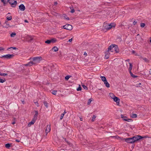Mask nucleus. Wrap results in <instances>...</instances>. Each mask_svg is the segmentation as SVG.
I'll use <instances>...</instances> for the list:
<instances>
[{"instance_id": "nucleus-42", "label": "nucleus", "mask_w": 151, "mask_h": 151, "mask_svg": "<svg viewBox=\"0 0 151 151\" xmlns=\"http://www.w3.org/2000/svg\"><path fill=\"white\" fill-rule=\"evenodd\" d=\"M83 88L86 90H87L88 89V87L87 86H82Z\"/></svg>"}, {"instance_id": "nucleus-26", "label": "nucleus", "mask_w": 151, "mask_h": 151, "mask_svg": "<svg viewBox=\"0 0 151 151\" xmlns=\"http://www.w3.org/2000/svg\"><path fill=\"white\" fill-rule=\"evenodd\" d=\"M109 96L112 99H113L115 97L114 94L112 93H109Z\"/></svg>"}, {"instance_id": "nucleus-31", "label": "nucleus", "mask_w": 151, "mask_h": 151, "mask_svg": "<svg viewBox=\"0 0 151 151\" xmlns=\"http://www.w3.org/2000/svg\"><path fill=\"white\" fill-rule=\"evenodd\" d=\"M71 76L69 75L65 77V79L66 80H68Z\"/></svg>"}, {"instance_id": "nucleus-27", "label": "nucleus", "mask_w": 151, "mask_h": 151, "mask_svg": "<svg viewBox=\"0 0 151 151\" xmlns=\"http://www.w3.org/2000/svg\"><path fill=\"white\" fill-rule=\"evenodd\" d=\"M106 53H107L106 54V53H105V57L106 59H107L109 57V54L107 53H108L107 52H106Z\"/></svg>"}, {"instance_id": "nucleus-15", "label": "nucleus", "mask_w": 151, "mask_h": 151, "mask_svg": "<svg viewBox=\"0 0 151 151\" xmlns=\"http://www.w3.org/2000/svg\"><path fill=\"white\" fill-rule=\"evenodd\" d=\"M34 63L33 62V61H30L27 64L24 65L26 66H31L33 65H34Z\"/></svg>"}, {"instance_id": "nucleus-50", "label": "nucleus", "mask_w": 151, "mask_h": 151, "mask_svg": "<svg viewBox=\"0 0 151 151\" xmlns=\"http://www.w3.org/2000/svg\"><path fill=\"white\" fill-rule=\"evenodd\" d=\"M64 18L65 19H66V20H69V17H64Z\"/></svg>"}, {"instance_id": "nucleus-1", "label": "nucleus", "mask_w": 151, "mask_h": 151, "mask_svg": "<svg viewBox=\"0 0 151 151\" xmlns=\"http://www.w3.org/2000/svg\"><path fill=\"white\" fill-rule=\"evenodd\" d=\"M115 26V24L113 23L109 24H108L104 23L103 25L104 28L108 30L109 29L112 27H114Z\"/></svg>"}, {"instance_id": "nucleus-59", "label": "nucleus", "mask_w": 151, "mask_h": 151, "mask_svg": "<svg viewBox=\"0 0 151 151\" xmlns=\"http://www.w3.org/2000/svg\"><path fill=\"white\" fill-rule=\"evenodd\" d=\"M22 103H23V104H24V101H22Z\"/></svg>"}, {"instance_id": "nucleus-57", "label": "nucleus", "mask_w": 151, "mask_h": 151, "mask_svg": "<svg viewBox=\"0 0 151 151\" xmlns=\"http://www.w3.org/2000/svg\"><path fill=\"white\" fill-rule=\"evenodd\" d=\"M80 121H83V119H82V118H80Z\"/></svg>"}, {"instance_id": "nucleus-60", "label": "nucleus", "mask_w": 151, "mask_h": 151, "mask_svg": "<svg viewBox=\"0 0 151 151\" xmlns=\"http://www.w3.org/2000/svg\"><path fill=\"white\" fill-rule=\"evenodd\" d=\"M57 2H55V5H57Z\"/></svg>"}, {"instance_id": "nucleus-16", "label": "nucleus", "mask_w": 151, "mask_h": 151, "mask_svg": "<svg viewBox=\"0 0 151 151\" xmlns=\"http://www.w3.org/2000/svg\"><path fill=\"white\" fill-rule=\"evenodd\" d=\"M113 99L114 101L116 102L117 103H118V104H119L120 99L118 98L115 96Z\"/></svg>"}, {"instance_id": "nucleus-19", "label": "nucleus", "mask_w": 151, "mask_h": 151, "mask_svg": "<svg viewBox=\"0 0 151 151\" xmlns=\"http://www.w3.org/2000/svg\"><path fill=\"white\" fill-rule=\"evenodd\" d=\"M35 122V121L33 119H32V121L29 122V123L28 124V127H30L32 125L34 124V123Z\"/></svg>"}, {"instance_id": "nucleus-34", "label": "nucleus", "mask_w": 151, "mask_h": 151, "mask_svg": "<svg viewBox=\"0 0 151 151\" xmlns=\"http://www.w3.org/2000/svg\"><path fill=\"white\" fill-rule=\"evenodd\" d=\"M142 59L146 62H149V60L146 58H143Z\"/></svg>"}, {"instance_id": "nucleus-33", "label": "nucleus", "mask_w": 151, "mask_h": 151, "mask_svg": "<svg viewBox=\"0 0 151 151\" xmlns=\"http://www.w3.org/2000/svg\"><path fill=\"white\" fill-rule=\"evenodd\" d=\"M82 89V88L81 86H79L77 88V90L78 91H81Z\"/></svg>"}, {"instance_id": "nucleus-10", "label": "nucleus", "mask_w": 151, "mask_h": 151, "mask_svg": "<svg viewBox=\"0 0 151 151\" xmlns=\"http://www.w3.org/2000/svg\"><path fill=\"white\" fill-rule=\"evenodd\" d=\"M19 9L21 11H24L25 9V7L24 5L22 4L19 6Z\"/></svg>"}, {"instance_id": "nucleus-61", "label": "nucleus", "mask_w": 151, "mask_h": 151, "mask_svg": "<svg viewBox=\"0 0 151 151\" xmlns=\"http://www.w3.org/2000/svg\"><path fill=\"white\" fill-rule=\"evenodd\" d=\"M126 61H129V59H128L127 60H126Z\"/></svg>"}, {"instance_id": "nucleus-3", "label": "nucleus", "mask_w": 151, "mask_h": 151, "mask_svg": "<svg viewBox=\"0 0 151 151\" xmlns=\"http://www.w3.org/2000/svg\"><path fill=\"white\" fill-rule=\"evenodd\" d=\"M142 137L140 135H136L132 137V139L134 141V143L135 142L138 141L140 139H142L143 137Z\"/></svg>"}, {"instance_id": "nucleus-4", "label": "nucleus", "mask_w": 151, "mask_h": 151, "mask_svg": "<svg viewBox=\"0 0 151 151\" xmlns=\"http://www.w3.org/2000/svg\"><path fill=\"white\" fill-rule=\"evenodd\" d=\"M63 27L64 29L70 30L72 29V26L71 24H67L63 26Z\"/></svg>"}, {"instance_id": "nucleus-6", "label": "nucleus", "mask_w": 151, "mask_h": 151, "mask_svg": "<svg viewBox=\"0 0 151 151\" xmlns=\"http://www.w3.org/2000/svg\"><path fill=\"white\" fill-rule=\"evenodd\" d=\"M14 56V55L13 54H8L3 56L2 57L7 59H10L12 58Z\"/></svg>"}, {"instance_id": "nucleus-58", "label": "nucleus", "mask_w": 151, "mask_h": 151, "mask_svg": "<svg viewBox=\"0 0 151 151\" xmlns=\"http://www.w3.org/2000/svg\"><path fill=\"white\" fill-rule=\"evenodd\" d=\"M106 86L107 88H109L110 86Z\"/></svg>"}, {"instance_id": "nucleus-44", "label": "nucleus", "mask_w": 151, "mask_h": 151, "mask_svg": "<svg viewBox=\"0 0 151 151\" xmlns=\"http://www.w3.org/2000/svg\"><path fill=\"white\" fill-rule=\"evenodd\" d=\"M12 48L13 49H14L15 50H16L18 49V48L16 47H10V48Z\"/></svg>"}, {"instance_id": "nucleus-38", "label": "nucleus", "mask_w": 151, "mask_h": 151, "mask_svg": "<svg viewBox=\"0 0 151 151\" xmlns=\"http://www.w3.org/2000/svg\"><path fill=\"white\" fill-rule=\"evenodd\" d=\"M57 92V91H53L52 92V93L53 94L55 95L56 94Z\"/></svg>"}, {"instance_id": "nucleus-2", "label": "nucleus", "mask_w": 151, "mask_h": 151, "mask_svg": "<svg viewBox=\"0 0 151 151\" xmlns=\"http://www.w3.org/2000/svg\"><path fill=\"white\" fill-rule=\"evenodd\" d=\"M42 60V57L40 56L34 57L32 58V61L35 64L39 63Z\"/></svg>"}, {"instance_id": "nucleus-29", "label": "nucleus", "mask_w": 151, "mask_h": 151, "mask_svg": "<svg viewBox=\"0 0 151 151\" xmlns=\"http://www.w3.org/2000/svg\"><path fill=\"white\" fill-rule=\"evenodd\" d=\"M137 115L136 114H133L131 116V117L132 118H135L137 117Z\"/></svg>"}, {"instance_id": "nucleus-9", "label": "nucleus", "mask_w": 151, "mask_h": 151, "mask_svg": "<svg viewBox=\"0 0 151 151\" xmlns=\"http://www.w3.org/2000/svg\"><path fill=\"white\" fill-rule=\"evenodd\" d=\"M121 117L123 119V120L128 122H130L132 121L131 119H128L126 116H124L123 115H121Z\"/></svg>"}, {"instance_id": "nucleus-43", "label": "nucleus", "mask_w": 151, "mask_h": 151, "mask_svg": "<svg viewBox=\"0 0 151 151\" xmlns=\"http://www.w3.org/2000/svg\"><path fill=\"white\" fill-rule=\"evenodd\" d=\"M7 75H8L7 74L5 73H1V76H7Z\"/></svg>"}, {"instance_id": "nucleus-48", "label": "nucleus", "mask_w": 151, "mask_h": 151, "mask_svg": "<svg viewBox=\"0 0 151 151\" xmlns=\"http://www.w3.org/2000/svg\"><path fill=\"white\" fill-rule=\"evenodd\" d=\"M63 139H65V142H66L68 144H70L69 142L68 141V140L64 138H63Z\"/></svg>"}, {"instance_id": "nucleus-7", "label": "nucleus", "mask_w": 151, "mask_h": 151, "mask_svg": "<svg viewBox=\"0 0 151 151\" xmlns=\"http://www.w3.org/2000/svg\"><path fill=\"white\" fill-rule=\"evenodd\" d=\"M9 3L11 5V6L13 7H15L17 4V2L16 1H14L13 2L12 1L10 0V1H9Z\"/></svg>"}, {"instance_id": "nucleus-12", "label": "nucleus", "mask_w": 151, "mask_h": 151, "mask_svg": "<svg viewBox=\"0 0 151 151\" xmlns=\"http://www.w3.org/2000/svg\"><path fill=\"white\" fill-rule=\"evenodd\" d=\"M51 130V127L50 125H48L46 127L45 132L46 133V135H47V134Z\"/></svg>"}, {"instance_id": "nucleus-13", "label": "nucleus", "mask_w": 151, "mask_h": 151, "mask_svg": "<svg viewBox=\"0 0 151 151\" xmlns=\"http://www.w3.org/2000/svg\"><path fill=\"white\" fill-rule=\"evenodd\" d=\"M35 114L34 115L33 119L36 121L37 120L38 115V112L37 111H35Z\"/></svg>"}, {"instance_id": "nucleus-64", "label": "nucleus", "mask_w": 151, "mask_h": 151, "mask_svg": "<svg viewBox=\"0 0 151 151\" xmlns=\"http://www.w3.org/2000/svg\"><path fill=\"white\" fill-rule=\"evenodd\" d=\"M141 84L140 83H139V85H140Z\"/></svg>"}, {"instance_id": "nucleus-39", "label": "nucleus", "mask_w": 151, "mask_h": 151, "mask_svg": "<svg viewBox=\"0 0 151 151\" xmlns=\"http://www.w3.org/2000/svg\"><path fill=\"white\" fill-rule=\"evenodd\" d=\"M92 101V100L91 99H89L88 102V104L90 105Z\"/></svg>"}, {"instance_id": "nucleus-40", "label": "nucleus", "mask_w": 151, "mask_h": 151, "mask_svg": "<svg viewBox=\"0 0 151 151\" xmlns=\"http://www.w3.org/2000/svg\"><path fill=\"white\" fill-rule=\"evenodd\" d=\"M64 114H62L60 116V120H61L63 118V116H64Z\"/></svg>"}, {"instance_id": "nucleus-62", "label": "nucleus", "mask_w": 151, "mask_h": 151, "mask_svg": "<svg viewBox=\"0 0 151 151\" xmlns=\"http://www.w3.org/2000/svg\"><path fill=\"white\" fill-rule=\"evenodd\" d=\"M15 122H13L12 123V124H15Z\"/></svg>"}, {"instance_id": "nucleus-56", "label": "nucleus", "mask_w": 151, "mask_h": 151, "mask_svg": "<svg viewBox=\"0 0 151 151\" xmlns=\"http://www.w3.org/2000/svg\"><path fill=\"white\" fill-rule=\"evenodd\" d=\"M66 113V110H64V112L63 113V114H65Z\"/></svg>"}, {"instance_id": "nucleus-35", "label": "nucleus", "mask_w": 151, "mask_h": 151, "mask_svg": "<svg viewBox=\"0 0 151 151\" xmlns=\"http://www.w3.org/2000/svg\"><path fill=\"white\" fill-rule=\"evenodd\" d=\"M45 42L47 44H50L51 43L50 40H47L45 41Z\"/></svg>"}, {"instance_id": "nucleus-55", "label": "nucleus", "mask_w": 151, "mask_h": 151, "mask_svg": "<svg viewBox=\"0 0 151 151\" xmlns=\"http://www.w3.org/2000/svg\"><path fill=\"white\" fill-rule=\"evenodd\" d=\"M135 55L136 56H139V55H138V54L136 53L135 54Z\"/></svg>"}, {"instance_id": "nucleus-36", "label": "nucleus", "mask_w": 151, "mask_h": 151, "mask_svg": "<svg viewBox=\"0 0 151 151\" xmlns=\"http://www.w3.org/2000/svg\"><path fill=\"white\" fill-rule=\"evenodd\" d=\"M96 118V116L95 115H93L92 118V121L93 122L94 121V120Z\"/></svg>"}, {"instance_id": "nucleus-5", "label": "nucleus", "mask_w": 151, "mask_h": 151, "mask_svg": "<svg viewBox=\"0 0 151 151\" xmlns=\"http://www.w3.org/2000/svg\"><path fill=\"white\" fill-rule=\"evenodd\" d=\"M124 140L126 142L128 143H134L132 137L124 138Z\"/></svg>"}, {"instance_id": "nucleus-18", "label": "nucleus", "mask_w": 151, "mask_h": 151, "mask_svg": "<svg viewBox=\"0 0 151 151\" xmlns=\"http://www.w3.org/2000/svg\"><path fill=\"white\" fill-rule=\"evenodd\" d=\"M10 14V13L9 12L6 15V19L8 20H10L12 19V16L10 15H9V14Z\"/></svg>"}, {"instance_id": "nucleus-45", "label": "nucleus", "mask_w": 151, "mask_h": 151, "mask_svg": "<svg viewBox=\"0 0 151 151\" xmlns=\"http://www.w3.org/2000/svg\"><path fill=\"white\" fill-rule=\"evenodd\" d=\"M137 21H134L133 22V24H134V25H135L137 24Z\"/></svg>"}, {"instance_id": "nucleus-63", "label": "nucleus", "mask_w": 151, "mask_h": 151, "mask_svg": "<svg viewBox=\"0 0 151 151\" xmlns=\"http://www.w3.org/2000/svg\"><path fill=\"white\" fill-rule=\"evenodd\" d=\"M150 74L151 75V71H150Z\"/></svg>"}, {"instance_id": "nucleus-24", "label": "nucleus", "mask_w": 151, "mask_h": 151, "mask_svg": "<svg viewBox=\"0 0 151 151\" xmlns=\"http://www.w3.org/2000/svg\"><path fill=\"white\" fill-rule=\"evenodd\" d=\"M52 50H53L55 52H56L58 50V48L55 46L53 47L52 48Z\"/></svg>"}, {"instance_id": "nucleus-28", "label": "nucleus", "mask_w": 151, "mask_h": 151, "mask_svg": "<svg viewBox=\"0 0 151 151\" xmlns=\"http://www.w3.org/2000/svg\"><path fill=\"white\" fill-rule=\"evenodd\" d=\"M44 104L45 105V107L47 108L48 107V104L47 103V102L46 101H44L43 102Z\"/></svg>"}, {"instance_id": "nucleus-49", "label": "nucleus", "mask_w": 151, "mask_h": 151, "mask_svg": "<svg viewBox=\"0 0 151 151\" xmlns=\"http://www.w3.org/2000/svg\"><path fill=\"white\" fill-rule=\"evenodd\" d=\"M136 52L134 51V50H133L132 51V54H135L136 53Z\"/></svg>"}, {"instance_id": "nucleus-14", "label": "nucleus", "mask_w": 151, "mask_h": 151, "mask_svg": "<svg viewBox=\"0 0 151 151\" xmlns=\"http://www.w3.org/2000/svg\"><path fill=\"white\" fill-rule=\"evenodd\" d=\"M114 50H115L116 53H118L119 51V49L117 45H115V46H114Z\"/></svg>"}, {"instance_id": "nucleus-47", "label": "nucleus", "mask_w": 151, "mask_h": 151, "mask_svg": "<svg viewBox=\"0 0 151 151\" xmlns=\"http://www.w3.org/2000/svg\"><path fill=\"white\" fill-rule=\"evenodd\" d=\"M35 104L37 106H39V104L37 102H35Z\"/></svg>"}, {"instance_id": "nucleus-32", "label": "nucleus", "mask_w": 151, "mask_h": 151, "mask_svg": "<svg viewBox=\"0 0 151 151\" xmlns=\"http://www.w3.org/2000/svg\"><path fill=\"white\" fill-rule=\"evenodd\" d=\"M16 35V34L15 32H12L10 35V36L11 37H14Z\"/></svg>"}, {"instance_id": "nucleus-22", "label": "nucleus", "mask_w": 151, "mask_h": 151, "mask_svg": "<svg viewBox=\"0 0 151 151\" xmlns=\"http://www.w3.org/2000/svg\"><path fill=\"white\" fill-rule=\"evenodd\" d=\"M11 144L7 143L5 145V147L7 149H9L11 145Z\"/></svg>"}, {"instance_id": "nucleus-30", "label": "nucleus", "mask_w": 151, "mask_h": 151, "mask_svg": "<svg viewBox=\"0 0 151 151\" xmlns=\"http://www.w3.org/2000/svg\"><path fill=\"white\" fill-rule=\"evenodd\" d=\"M130 73V74L131 75V76L134 78H136L137 77V76H134V75L133 73H132L131 71V72H129Z\"/></svg>"}, {"instance_id": "nucleus-11", "label": "nucleus", "mask_w": 151, "mask_h": 151, "mask_svg": "<svg viewBox=\"0 0 151 151\" xmlns=\"http://www.w3.org/2000/svg\"><path fill=\"white\" fill-rule=\"evenodd\" d=\"M114 46H115V44H112L108 48V52L111 51V52H113V51L114 50Z\"/></svg>"}, {"instance_id": "nucleus-17", "label": "nucleus", "mask_w": 151, "mask_h": 151, "mask_svg": "<svg viewBox=\"0 0 151 151\" xmlns=\"http://www.w3.org/2000/svg\"><path fill=\"white\" fill-rule=\"evenodd\" d=\"M4 26L6 28H7L9 27H10L9 24L7 21H5V23L4 24Z\"/></svg>"}, {"instance_id": "nucleus-41", "label": "nucleus", "mask_w": 151, "mask_h": 151, "mask_svg": "<svg viewBox=\"0 0 151 151\" xmlns=\"http://www.w3.org/2000/svg\"><path fill=\"white\" fill-rule=\"evenodd\" d=\"M5 81V79L4 80L3 79H2L0 78V82L3 83Z\"/></svg>"}, {"instance_id": "nucleus-51", "label": "nucleus", "mask_w": 151, "mask_h": 151, "mask_svg": "<svg viewBox=\"0 0 151 151\" xmlns=\"http://www.w3.org/2000/svg\"><path fill=\"white\" fill-rule=\"evenodd\" d=\"M24 22H26V23H28V21L27 20H24Z\"/></svg>"}, {"instance_id": "nucleus-21", "label": "nucleus", "mask_w": 151, "mask_h": 151, "mask_svg": "<svg viewBox=\"0 0 151 151\" xmlns=\"http://www.w3.org/2000/svg\"><path fill=\"white\" fill-rule=\"evenodd\" d=\"M129 63V72H130L131 71V70H132L133 66L132 64L131 63Z\"/></svg>"}, {"instance_id": "nucleus-8", "label": "nucleus", "mask_w": 151, "mask_h": 151, "mask_svg": "<svg viewBox=\"0 0 151 151\" xmlns=\"http://www.w3.org/2000/svg\"><path fill=\"white\" fill-rule=\"evenodd\" d=\"M101 78L102 80L104 82V83L105 85H109V84L106 81V78L104 76H101Z\"/></svg>"}, {"instance_id": "nucleus-37", "label": "nucleus", "mask_w": 151, "mask_h": 151, "mask_svg": "<svg viewBox=\"0 0 151 151\" xmlns=\"http://www.w3.org/2000/svg\"><path fill=\"white\" fill-rule=\"evenodd\" d=\"M145 26V24L144 23H142L140 24V26L142 27H143Z\"/></svg>"}, {"instance_id": "nucleus-23", "label": "nucleus", "mask_w": 151, "mask_h": 151, "mask_svg": "<svg viewBox=\"0 0 151 151\" xmlns=\"http://www.w3.org/2000/svg\"><path fill=\"white\" fill-rule=\"evenodd\" d=\"M51 43H54L56 41V40L55 38H52L50 40Z\"/></svg>"}, {"instance_id": "nucleus-52", "label": "nucleus", "mask_w": 151, "mask_h": 151, "mask_svg": "<svg viewBox=\"0 0 151 151\" xmlns=\"http://www.w3.org/2000/svg\"><path fill=\"white\" fill-rule=\"evenodd\" d=\"M72 40V39L71 38V39H70L69 40H68V41L69 42H71Z\"/></svg>"}, {"instance_id": "nucleus-53", "label": "nucleus", "mask_w": 151, "mask_h": 151, "mask_svg": "<svg viewBox=\"0 0 151 151\" xmlns=\"http://www.w3.org/2000/svg\"><path fill=\"white\" fill-rule=\"evenodd\" d=\"M16 141L17 142H20V141L18 139H16Z\"/></svg>"}, {"instance_id": "nucleus-20", "label": "nucleus", "mask_w": 151, "mask_h": 151, "mask_svg": "<svg viewBox=\"0 0 151 151\" xmlns=\"http://www.w3.org/2000/svg\"><path fill=\"white\" fill-rule=\"evenodd\" d=\"M10 0H1V1L5 5L8 2H9V1Z\"/></svg>"}, {"instance_id": "nucleus-46", "label": "nucleus", "mask_w": 151, "mask_h": 151, "mask_svg": "<svg viewBox=\"0 0 151 151\" xmlns=\"http://www.w3.org/2000/svg\"><path fill=\"white\" fill-rule=\"evenodd\" d=\"M70 12L72 13H73L75 12V10H74V9H73L71 10Z\"/></svg>"}, {"instance_id": "nucleus-54", "label": "nucleus", "mask_w": 151, "mask_h": 151, "mask_svg": "<svg viewBox=\"0 0 151 151\" xmlns=\"http://www.w3.org/2000/svg\"><path fill=\"white\" fill-rule=\"evenodd\" d=\"M84 55H85L86 56L87 55V53L86 52H85L84 53Z\"/></svg>"}, {"instance_id": "nucleus-25", "label": "nucleus", "mask_w": 151, "mask_h": 151, "mask_svg": "<svg viewBox=\"0 0 151 151\" xmlns=\"http://www.w3.org/2000/svg\"><path fill=\"white\" fill-rule=\"evenodd\" d=\"M27 40L28 41H31L33 40V38L30 36H28Z\"/></svg>"}]
</instances>
